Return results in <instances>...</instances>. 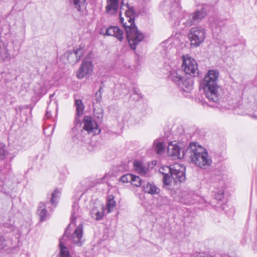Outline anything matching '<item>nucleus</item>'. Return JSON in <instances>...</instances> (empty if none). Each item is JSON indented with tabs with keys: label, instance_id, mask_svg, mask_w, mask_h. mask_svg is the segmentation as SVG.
Instances as JSON below:
<instances>
[{
	"label": "nucleus",
	"instance_id": "c9c22d12",
	"mask_svg": "<svg viewBox=\"0 0 257 257\" xmlns=\"http://www.w3.org/2000/svg\"><path fill=\"white\" fill-rule=\"evenodd\" d=\"M215 196L213 198V200H216L217 201H221L224 197V193L223 191H220L218 192L217 194H215Z\"/></svg>",
	"mask_w": 257,
	"mask_h": 257
},
{
	"label": "nucleus",
	"instance_id": "6ab92c4d",
	"mask_svg": "<svg viewBox=\"0 0 257 257\" xmlns=\"http://www.w3.org/2000/svg\"><path fill=\"white\" fill-rule=\"evenodd\" d=\"M221 21L218 19L213 18L212 20H210V28L213 33H218L221 31Z\"/></svg>",
	"mask_w": 257,
	"mask_h": 257
},
{
	"label": "nucleus",
	"instance_id": "a878e982",
	"mask_svg": "<svg viewBox=\"0 0 257 257\" xmlns=\"http://www.w3.org/2000/svg\"><path fill=\"white\" fill-rule=\"evenodd\" d=\"M59 245L60 248V254L61 257H70L68 248L62 244V239H60Z\"/></svg>",
	"mask_w": 257,
	"mask_h": 257
},
{
	"label": "nucleus",
	"instance_id": "a18cd8bd",
	"mask_svg": "<svg viewBox=\"0 0 257 257\" xmlns=\"http://www.w3.org/2000/svg\"><path fill=\"white\" fill-rule=\"evenodd\" d=\"M54 93H53V94H51V95H50V98H51L52 97H53L54 96Z\"/></svg>",
	"mask_w": 257,
	"mask_h": 257
},
{
	"label": "nucleus",
	"instance_id": "37998d69",
	"mask_svg": "<svg viewBox=\"0 0 257 257\" xmlns=\"http://www.w3.org/2000/svg\"><path fill=\"white\" fill-rule=\"evenodd\" d=\"M123 6H125V5L124 4L123 1H122L121 2V7H120L121 10L123 9Z\"/></svg>",
	"mask_w": 257,
	"mask_h": 257
},
{
	"label": "nucleus",
	"instance_id": "2f4dec72",
	"mask_svg": "<svg viewBox=\"0 0 257 257\" xmlns=\"http://www.w3.org/2000/svg\"><path fill=\"white\" fill-rule=\"evenodd\" d=\"M131 184L136 187H140L142 185V181L139 176L133 175Z\"/></svg>",
	"mask_w": 257,
	"mask_h": 257
},
{
	"label": "nucleus",
	"instance_id": "412c9836",
	"mask_svg": "<svg viewBox=\"0 0 257 257\" xmlns=\"http://www.w3.org/2000/svg\"><path fill=\"white\" fill-rule=\"evenodd\" d=\"M176 10L173 9V7L171 8V12L170 13V17L172 20H175L174 24H176V22L179 20L181 15V7L178 3H176Z\"/></svg>",
	"mask_w": 257,
	"mask_h": 257
},
{
	"label": "nucleus",
	"instance_id": "f704fd0d",
	"mask_svg": "<svg viewBox=\"0 0 257 257\" xmlns=\"http://www.w3.org/2000/svg\"><path fill=\"white\" fill-rule=\"evenodd\" d=\"M5 148V145L0 143V159L1 160H3L5 157L6 151Z\"/></svg>",
	"mask_w": 257,
	"mask_h": 257
},
{
	"label": "nucleus",
	"instance_id": "a19ab883",
	"mask_svg": "<svg viewBox=\"0 0 257 257\" xmlns=\"http://www.w3.org/2000/svg\"><path fill=\"white\" fill-rule=\"evenodd\" d=\"M120 21L121 22V23L122 24V25L123 26V24H128L126 22H125V23H123V19L122 18H120Z\"/></svg>",
	"mask_w": 257,
	"mask_h": 257
},
{
	"label": "nucleus",
	"instance_id": "cd10ccee",
	"mask_svg": "<svg viewBox=\"0 0 257 257\" xmlns=\"http://www.w3.org/2000/svg\"><path fill=\"white\" fill-rule=\"evenodd\" d=\"M78 210V204L76 203H74V204L72 205V212H71V223H73L77 218V212Z\"/></svg>",
	"mask_w": 257,
	"mask_h": 257
},
{
	"label": "nucleus",
	"instance_id": "f03ea898",
	"mask_svg": "<svg viewBox=\"0 0 257 257\" xmlns=\"http://www.w3.org/2000/svg\"><path fill=\"white\" fill-rule=\"evenodd\" d=\"M184 154L193 164L201 168H206L212 164V158L206 150L197 143H191Z\"/></svg>",
	"mask_w": 257,
	"mask_h": 257
},
{
	"label": "nucleus",
	"instance_id": "b1692460",
	"mask_svg": "<svg viewBox=\"0 0 257 257\" xmlns=\"http://www.w3.org/2000/svg\"><path fill=\"white\" fill-rule=\"evenodd\" d=\"M75 105L76 109V114L78 116H80L83 113L84 109V105L82 101L80 99H75Z\"/></svg>",
	"mask_w": 257,
	"mask_h": 257
},
{
	"label": "nucleus",
	"instance_id": "a211bd4d",
	"mask_svg": "<svg viewBox=\"0 0 257 257\" xmlns=\"http://www.w3.org/2000/svg\"><path fill=\"white\" fill-rule=\"evenodd\" d=\"M46 208V205L45 203L41 202L39 204L37 213L40 217V220L41 221H45L48 218V213Z\"/></svg>",
	"mask_w": 257,
	"mask_h": 257
},
{
	"label": "nucleus",
	"instance_id": "c03bdc74",
	"mask_svg": "<svg viewBox=\"0 0 257 257\" xmlns=\"http://www.w3.org/2000/svg\"><path fill=\"white\" fill-rule=\"evenodd\" d=\"M162 199L164 201H166L167 200V198L166 197H163L162 198Z\"/></svg>",
	"mask_w": 257,
	"mask_h": 257
},
{
	"label": "nucleus",
	"instance_id": "6e6552de",
	"mask_svg": "<svg viewBox=\"0 0 257 257\" xmlns=\"http://www.w3.org/2000/svg\"><path fill=\"white\" fill-rule=\"evenodd\" d=\"M186 168L184 165L176 163L172 165V171L171 173V181L173 180L175 183H180L186 179Z\"/></svg>",
	"mask_w": 257,
	"mask_h": 257
},
{
	"label": "nucleus",
	"instance_id": "423d86ee",
	"mask_svg": "<svg viewBox=\"0 0 257 257\" xmlns=\"http://www.w3.org/2000/svg\"><path fill=\"white\" fill-rule=\"evenodd\" d=\"M205 37L206 30L204 28L199 26L192 28L188 34L191 45L194 47H197L203 43Z\"/></svg>",
	"mask_w": 257,
	"mask_h": 257
},
{
	"label": "nucleus",
	"instance_id": "e433bc0d",
	"mask_svg": "<svg viewBox=\"0 0 257 257\" xmlns=\"http://www.w3.org/2000/svg\"><path fill=\"white\" fill-rule=\"evenodd\" d=\"M5 239L3 236L0 234V249H2L4 247L5 245Z\"/></svg>",
	"mask_w": 257,
	"mask_h": 257
},
{
	"label": "nucleus",
	"instance_id": "bb28decb",
	"mask_svg": "<svg viewBox=\"0 0 257 257\" xmlns=\"http://www.w3.org/2000/svg\"><path fill=\"white\" fill-rule=\"evenodd\" d=\"M106 206L108 212H110L112 211L113 209L115 206V201L113 196L109 197Z\"/></svg>",
	"mask_w": 257,
	"mask_h": 257
},
{
	"label": "nucleus",
	"instance_id": "4c0bfd02",
	"mask_svg": "<svg viewBox=\"0 0 257 257\" xmlns=\"http://www.w3.org/2000/svg\"><path fill=\"white\" fill-rule=\"evenodd\" d=\"M70 225V224L69 225V226L67 227V228L65 229V231L64 233V236L63 237H68L70 233V232L69 231V226Z\"/></svg>",
	"mask_w": 257,
	"mask_h": 257
},
{
	"label": "nucleus",
	"instance_id": "9d476101",
	"mask_svg": "<svg viewBox=\"0 0 257 257\" xmlns=\"http://www.w3.org/2000/svg\"><path fill=\"white\" fill-rule=\"evenodd\" d=\"M83 128L88 133H92L93 135L98 134L100 130L98 127V124L93 119L89 116H85L83 119Z\"/></svg>",
	"mask_w": 257,
	"mask_h": 257
},
{
	"label": "nucleus",
	"instance_id": "393cba45",
	"mask_svg": "<svg viewBox=\"0 0 257 257\" xmlns=\"http://www.w3.org/2000/svg\"><path fill=\"white\" fill-rule=\"evenodd\" d=\"M125 15L128 23V24H127V26H131L132 22L135 24V12L133 10L128 9L126 10L125 11Z\"/></svg>",
	"mask_w": 257,
	"mask_h": 257
},
{
	"label": "nucleus",
	"instance_id": "ddd939ff",
	"mask_svg": "<svg viewBox=\"0 0 257 257\" xmlns=\"http://www.w3.org/2000/svg\"><path fill=\"white\" fill-rule=\"evenodd\" d=\"M82 237L83 225L82 224H80L72 234V239L73 242L77 246H81L84 241Z\"/></svg>",
	"mask_w": 257,
	"mask_h": 257
},
{
	"label": "nucleus",
	"instance_id": "58836bf2",
	"mask_svg": "<svg viewBox=\"0 0 257 257\" xmlns=\"http://www.w3.org/2000/svg\"><path fill=\"white\" fill-rule=\"evenodd\" d=\"M46 116L49 118L52 116L51 115V111L49 110V107L48 106L47 107L46 113Z\"/></svg>",
	"mask_w": 257,
	"mask_h": 257
},
{
	"label": "nucleus",
	"instance_id": "5701e85b",
	"mask_svg": "<svg viewBox=\"0 0 257 257\" xmlns=\"http://www.w3.org/2000/svg\"><path fill=\"white\" fill-rule=\"evenodd\" d=\"M61 195V191L59 189H55L51 194L50 202L52 205L55 206L58 203V200Z\"/></svg>",
	"mask_w": 257,
	"mask_h": 257
},
{
	"label": "nucleus",
	"instance_id": "7c9ffc66",
	"mask_svg": "<svg viewBox=\"0 0 257 257\" xmlns=\"http://www.w3.org/2000/svg\"><path fill=\"white\" fill-rule=\"evenodd\" d=\"M155 145V150L157 154H160L163 152L165 149V145L163 142H154Z\"/></svg>",
	"mask_w": 257,
	"mask_h": 257
},
{
	"label": "nucleus",
	"instance_id": "0eeeda50",
	"mask_svg": "<svg viewBox=\"0 0 257 257\" xmlns=\"http://www.w3.org/2000/svg\"><path fill=\"white\" fill-rule=\"evenodd\" d=\"M182 58L183 60L182 67L186 74L193 77L198 76L199 71L196 60L188 55H183Z\"/></svg>",
	"mask_w": 257,
	"mask_h": 257
},
{
	"label": "nucleus",
	"instance_id": "dca6fc26",
	"mask_svg": "<svg viewBox=\"0 0 257 257\" xmlns=\"http://www.w3.org/2000/svg\"><path fill=\"white\" fill-rule=\"evenodd\" d=\"M143 188L145 193L151 195L158 194L160 191V189L153 182H144Z\"/></svg>",
	"mask_w": 257,
	"mask_h": 257
},
{
	"label": "nucleus",
	"instance_id": "39448f33",
	"mask_svg": "<svg viewBox=\"0 0 257 257\" xmlns=\"http://www.w3.org/2000/svg\"><path fill=\"white\" fill-rule=\"evenodd\" d=\"M206 15V10L203 7L200 10H197L192 14H184V18L178 22V25L182 23L187 27L191 26L193 24L199 23Z\"/></svg>",
	"mask_w": 257,
	"mask_h": 257
},
{
	"label": "nucleus",
	"instance_id": "ea45409f",
	"mask_svg": "<svg viewBox=\"0 0 257 257\" xmlns=\"http://www.w3.org/2000/svg\"><path fill=\"white\" fill-rule=\"evenodd\" d=\"M195 257H212L211 255H208L204 253H199Z\"/></svg>",
	"mask_w": 257,
	"mask_h": 257
},
{
	"label": "nucleus",
	"instance_id": "c85d7f7f",
	"mask_svg": "<svg viewBox=\"0 0 257 257\" xmlns=\"http://www.w3.org/2000/svg\"><path fill=\"white\" fill-rule=\"evenodd\" d=\"M93 114L99 121H101L103 116V110L101 108L94 107Z\"/></svg>",
	"mask_w": 257,
	"mask_h": 257
},
{
	"label": "nucleus",
	"instance_id": "f3484780",
	"mask_svg": "<svg viewBox=\"0 0 257 257\" xmlns=\"http://www.w3.org/2000/svg\"><path fill=\"white\" fill-rule=\"evenodd\" d=\"M105 11L107 14L116 13L119 5V0H107Z\"/></svg>",
	"mask_w": 257,
	"mask_h": 257
},
{
	"label": "nucleus",
	"instance_id": "473e14b6",
	"mask_svg": "<svg viewBox=\"0 0 257 257\" xmlns=\"http://www.w3.org/2000/svg\"><path fill=\"white\" fill-rule=\"evenodd\" d=\"M133 177V175L131 174H126L122 175L119 179V181L122 182V183H127L131 182V180H132V178Z\"/></svg>",
	"mask_w": 257,
	"mask_h": 257
},
{
	"label": "nucleus",
	"instance_id": "20e7f679",
	"mask_svg": "<svg viewBox=\"0 0 257 257\" xmlns=\"http://www.w3.org/2000/svg\"><path fill=\"white\" fill-rule=\"evenodd\" d=\"M123 27L126 32V38L131 48L135 50L137 46L143 40L144 36L140 32L135 24L132 22L131 26L123 24Z\"/></svg>",
	"mask_w": 257,
	"mask_h": 257
},
{
	"label": "nucleus",
	"instance_id": "aec40b11",
	"mask_svg": "<svg viewBox=\"0 0 257 257\" xmlns=\"http://www.w3.org/2000/svg\"><path fill=\"white\" fill-rule=\"evenodd\" d=\"M134 169L139 174L145 175L148 170L146 169L143 163L139 161H135L134 162Z\"/></svg>",
	"mask_w": 257,
	"mask_h": 257
},
{
	"label": "nucleus",
	"instance_id": "79ce46f5",
	"mask_svg": "<svg viewBox=\"0 0 257 257\" xmlns=\"http://www.w3.org/2000/svg\"><path fill=\"white\" fill-rule=\"evenodd\" d=\"M100 34H103V35H107L106 34H105V31L104 32L103 29H101L100 30Z\"/></svg>",
	"mask_w": 257,
	"mask_h": 257
},
{
	"label": "nucleus",
	"instance_id": "f8f14e48",
	"mask_svg": "<svg viewBox=\"0 0 257 257\" xmlns=\"http://www.w3.org/2000/svg\"><path fill=\"white\" fill-rule=\"evenodd\" d=\"M181 148L176 143H173L171 142L169 144L167 148V152L168 155L171 157H177L178 159H181L184 157H186L184 153L185 151H183L182 153H180Z\"/></svg>",
	"mask_w": 257,
	"mask_h": 257
},
{
	"label": "nucleus",
	"instance_id": "f257e3e1",
	"mask_svg": "<svg viewBox=\"0 0 257 257\" xmlns=\"http://www.w3.org/2000/svg\"><path fill=\"white\" fill-rule=\"evenodd\" d=\"M219 72L216 70H210L206 74L200 83L206 98L210 102H217L221 98L220 87L218 84Z\"/></svg>",
	"mask_w": 257,
	"mask_h": 257
},
{
	"label": "nucleus",
	"instance_id": "7ed1b4c3",
	"mask_svg": "<svg viewBox=\"0 0 257 257\" xmlns=\"http://www.w3.org/2000/svg\"><path fill=\"white\" fill-rule=\"evenodd\" d=\"M182 74V70L173 69L170 73L169 78L178 86L183 92L188 93L193 88V79L183 76Z\"/></svg>",
	"mask_w": 257,
	"mask_h": 257
},
{
	"label": "nucleus",
	"instance_id": "2eb2a0df",
	"mask_svg": "<svg viewBox=\"0 0 257 257\" xmlns=\"http://www.w3.org/2000/svg\"><path fill=\"white\" fill-rule=\"evenodd\" d=\"M172 171V165L170 166H164L159 169V172L163 175V183L165 185H169L171 183V173Z\"/></svg>",
	"mask_w": 257,
	"mask_h": 257
},
{
	"label": "nucleus",
	"instance_id": "c756f323",
	"mask_svg": "<svg viewBox=\"0 0 257 257\" xmlns=\"http://www.w3.org/2000/svg\"><path fill=\"white\" fill-rule=\"evenodd\" d=\"M101 88H102V86H100L99 90L98 91H97L95 94L94 99L92 102L93 107H94V105L95 104L100 103L101 101V99H102L101 92Z\"/></svg>",
	"mask_w": 257,
	"mask_h": 257
},
{
	"label": "nucleus",
	"instance_id": "72a5a7b5",
	"mask_svg": "<svg viewBox=\"0 0 257 257\" xmlns=\"http://www.w3.org/2000/svg\"><path fill=\"white\" fill-rule=\"evenodd\" d=\"M133 94L131 95V97H133L134 96H135L133 97V99H136L137 100H139L140 98H141V94L140 92V90L138 88L134 87L133 89Z\"/></svg>",
	"mask_w": 257,
	"mask_h": 257
},
{
	"label": "nucleus",
	"instance_id": "9b49d317",
	"mask_svg": "<svg viewBox=\"0 0 257 257\" xmlns=\"http://www.w3.org/2000/svg\"><path fill=\"white\" fill-rule=\"evenodd\" d=\"M84 52V49L82 46H80L78 48H76L73 51H68L66 52L68 60L71 63L75 64L81 59Z\"/></svg>",
	"mask_w": 257,
	"mask_h": 257
},
{
	"label": "nucleus",
	"instance_id": "4be33fe9",
	"mask_svg": "<svg viewBox=\"0 0 257 257\" xmlns=\"http://www.w3.org/2000/svg\"><path fill=\"white\" fill-rule=\"evenodd\" d=\"M90 214L93 218L97 220H100L103 216V208L101 207L100 210H98L97 208L94 207L91 210Z\"/></svg>",
	"mask_w": 257,
	"mask_h": 257
},
{
	"label": "nucleus",
	"instance_id": "1a4fd4ad",
	"mask_svg": "<svg viewBox=\"0 0 257 257\" xmlns=\"http://www.w3.org/2000/svg\"><path fill=\"white\" fill-rule=\"evenodd\" d=\"M93 70V65L91 61L86 59H83L82 62L76 72V77L82 79L84 77H89Z\"/></svg>",
	"mask_w": 257,
	"mask_h": 257
},
{
	"label": "nucleus",
	"instance_id": "4468645a",
	"mask_svg": "<svg viewBox=\"0 0 257 257\" xmlns=\"http://www.w3.org/2000/svg\"><path fill=\"white\" fill-rule=\"evenodd\" d=\"M105 34L116 37L118 40L122 41L123 39V32L117 26H110L105 29Z\"/></svg>",
	"mask_w": 257,
	"mask_h": 257
}]
</instances>
